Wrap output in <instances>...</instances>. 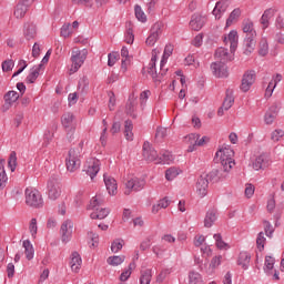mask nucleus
I'll return each instance as SVG.
<instances>
[{
  "instance_id": "nucleus-1",
  "label": "nucleus",
  "mask_w": 284,
  "mask_h": 284,
  "mask_svg": "<svg viewBox=\"0 0 284 284\" xmlns=\"http://www.w3.org/2000/svg\"><path fill=\"white\" fill-rule=\"evenodd\" d=\"M215 163H220V168L224 169V172H231L236 163L234 162V150L230 148L220 149L215 153Z\"/></svg>"
},
{
  "instance_id": "nucleus-2",
  "label": "nucleus",
  "mask_w": 284,
  "mask_h": 284,
  "mask_svg": "<svg viewBox=\"0 0 284 284\" xmlns=\"http://www.w3.org/2000/svg\"><path fill=\"white\" fill-rule=\"evenodd\" d=\"M243 32L246 34L244 40V54L248 55L251 52H254L256 48V31L254 30V22H252V20L243 22Z\"/></svg>"
},
{
  "instance_id": "nucleus-3",
  "label": "nucleus",
  "mask_w": 284,
  "mask_h": 284,
  "mask_svg": "<svg viewBox=\"0 0 284 284\" xmlns=\"http://www.w3.org/2000/svg\"><path fill=\"white\" fill-rule=\"evenodd\" d=\"M26 203L29 207H43V197L36 189H26Z\"/></svg>"
},
{
  "instance_id": "nucleus-4",
  "label": "nucleus",
  "mask_w": 284,
  "mask_h": 284,
  "mask_svg": "<svg viewBox=\"0 0 284 284\" xmlns=\"http://www.w3.org/2000/svg\"><path fill=\"white\" fill-rule=\"evenodd\" d=\"M88 59V50H75L72 51L71 55V61H72V67H71V72H79V69L83 63H85V60Z\"/></svg>"
},
{
  "instance_id": "nucleus-5",
  "label": "nucleus",
  "mask_w": 284,
  "mask_h": 284,
  "mask_svg": "<svg viewBox=\"0 0 284 284\" xmlns=\"http://www.w3.org/2000/svg\"><path fill=\"white\" fill-rule=\"evenodd\" d=\"M81 168V160L79 159V150L71 149L67 158L68 172H77Z\"/></svg>"
},
{
  "instance_id": "nucleus-6",
  "label": "nucleus",
  "mask_w": 284,
  "mask_h": 284,
  "mask_svg": "<svg viewBox=\"0 0 284 284\" xmlns=\"http://www.w3.org/2000/svg\"><path fill=\"white\" fill-rule=\"evenodd\" d=\"M48 195L51 201H57L61 196V182L57 178H50L48 182Z\"/></svg>"
},
{
  "instance_id": "nucleus-7",
  "label": "nucleus",
  "mask_w": 284,
  "mask_h": 284,
  "mask_svg": "<svg viewBox=\"0 0 284 284\" xmlns=\"http://www.w3.org/2000/svg\"><path fill=\"white\" fill-rule=\"evenodd\" d=\"M255 81H256V71H254V70L246 71L243 74L240 90H242V92H250V88H252V85H254Z\"/></svg>"
},
{
  "instance_id": "nucleus-8",
  "label": "nucleus",
  "mask_w": 284,
  "mask_h": 284,
  "mask_svg": "<svg viewBox=\"0 0 284 284\" xmlns=\"http://www.w3.org/2000/svg\"><path fill=\"white\" fill-rule=\"evenodd\" d=\"M227 174H230V171H225L223 166H219V169H214L209 174H204L203 176H206L209 182L211 181L213 183H219V181L227 179Z\"/></svg>"
},
{
  "instance_id": "nucleus-9",
  "label": "nucleus",
  "mask_w": 284,
  "mask_h": 284,
  "mask_svg": "<svg viewBox=\"0 0 284 284\" xmlns=\"http://www.w3.org/2000/svg\"><path fill=\"white\" fill-rule=\"evenodd\" d=\"M163 33V22H155L151 28V33L146 39V45H154L159 37Z\"/></svg>"
},
{
  "instance_id": "nucleus-10",
  "label": "nucleus",
  "mask_w": 284,
  "mask_h": 284,
  "mask_svg": "<svg viewBox=\"0 0 284 284\" xmlns=\"http://www.w3.org/2000/svg\"><path fill=\"white\" fill-rule=\"evenodd\" d=\"M142 156L149 163H152V162L158 163V161H159V153L156 152V150L154 148H152V145H150V142L143 143Z\"/></svg>"
},
{
  "instance_id": "nucleus-11",
  "label": "nucleus",
  "mask_w": 284,
  "mask_h": 284,
  "mask_svg": "<svg viewBox=\"0 0 284 284\" xmlns=\"http://www.w3.org/2000/svg\"><path fill=\"white\" fill-rule=\"evenodd\" d=\"M74 229V223L71 220H67L62 223L60 229L62 243H68L72 239V230Z\"/></svg>"
},
{
  "instance_id": "nucleus-12",
  "label": "nucleus",
  "mask_w": 284,
  "mask_h": 284,
  "mask_svg": "<svg viewBox=\"0 0 284 284\" xmlns=\"http://www.w3.org/2000/svg\"><path fill=\"white\" fill-rule=\"evenodd\" d=\"M125 186L126 191L124 192V194L128 196L130 195V190H133V192H139L143 190V187H145V180L133 178L125 183Z\"/></svg>"
},
{
  "instance_id": "nucleus-13",
  "label": "nucleus",
  "mask_w": 284,
  "mask_h": 284,
  "mask_svg": "<svg viewBox=\"0 0 284 284\" xmlns=\"http://www.w3.org/2000/svg\"><path fill=\"white\" fill-rule=\"evenodd\" d=\"M33 3L34 0H20L13 12L16 19H23V17H26V12H28V8H30Z\"/></svg>"
},
{
  "instance_id": "nucleus-14",
  "label": "nucleus",
  "mask_w": 284,
  "mask_h": 284,
  "mask_svg": "<svg viewBox=\"0 0 284 284\" xmlns=\"http://www.w3.org/2000/svg\"><path fill=\"white\" fill-rule=\"evenodd\" d=\"M211 70L214 77H217L219 79H227V77L230 75L225 62H213L211 64Z\"/></svg>"
},
{
  "instance_id": "nucleus-15",
  "label": "nucleus",
  "mask_w": 284,
  "mask_h": 284,
  "mask_svg": "<svg viewBox=\"0 0 284 284\" xmlns=\"http://www.w3.org/2000/svg\"><path fill=\"white\" fill-rule=\"evenodd\" d=\"M19 97L20 95L17 91H8L3 97L4 104L2 105V112H8V110L19 101Z\"/></svg>"
},
{
  "instance_id": "nucleus-16",
  "label": "nucleus",
  "mask_w": 284,
  "mask_h": 284,
  "mask_svg": "<svg viewBox=\"0 0 284 284\" xmlns=\"http://www.w3.org/2000/svg\"><path fill=\"white\" fill-rule=\"evenodd\" d=\"M100 170H101V161H99L94 158H91L88 161V168H87L85 172L92 181L94 180V176H97V174H99Z\"/></svg>"
},
{
  "instance_id": "nucleus-17",
  "label": "nucleus",
  "mask_w": 284,
  "mask_h": 284,
  "mask_svg": "<svg viewBox=\"0 0 284 284\" xmlns=\"http://www.w3.org/2000/svg\"><path fill=\"white\" fill-rule=\"evenodd\" d=\"M209 185H210V182L207 180V176L201 175L197 179L195 187H196V193L199 194V196L201 199H203V196H207V187H209Z\"/></svg>"
},
{
  "instance_id": "nucleus-18",
  "label": "nucleus",
  "mask_w": 284,
  "mask_h": 284,
  "mask_svg": "<svg viewBox=\"0 0 284 284\" xmlns=\"http://www.w3.org/2000/svg\"><path fill=\"white\" fill-rule=\"evenodd\" d=\"M103 179H104V185H105L110 196H114L116 194V190H118L116 180L114 178H112L111 175H109L108 173H104Z\"/></svg>"
},
{
  "instance_id": "nucleus-19",
  "label": "nucleus",
  "mask_w": 284,
  "mask_h": 284,
  "mask_svg": "<svg viewBox=\"0 0 284 284\" xmlns=\"http://www.w3.org/2000/svg\"><path fill=\"white\" fill-rule=\"evenodd\" d=\"M266 168H270V158L267 154H261L255 159L253 162V170H265Z\"/></svg>"
},
{
  "instance_id": "nucleus-20",
  "label": "nucleus",
  "mask_w": 284,
  "mask_h": 284,
  "mask_svg": "<svg viewBox=\"0 0 284 284\" xmlns=\"http://www.w3.org/2000/svg\"><path fill=\"white\" fill-rule=\"evenodd\" d=\"M203 26H205V18L203 16H200V14L192 16L190 21V27L192 30H194L195 32H199V30H201Z\"/></svg>"
},
{
  "instance_id": "nucleus-21",
  "label": "nucleus",
  "mask_w": 284,
  "mask_h": 284,
  "mask_svg": "<svg viewBox=\"0 0 284 284\" xmlns=\"http://www.w3.org/2000/svg\"><path fill=\"white\" fill-rule=\"evenodd\" d=\"M225 43H230L231 52H236V48L239 47V32L231 31L227 38L224 39Z\"/></svg>"
},
{
  "instance_id": "nucleus-22",
  "label": "nucleus",
  "mask_w": 284,
  "mask_h": 284,
  "mask_svg": "<svg viewBox=\"0 0 284 284\" xmlns=\"http://www.w3.org/2000/svg\"><path fill=\"white\" fill-rule=\"evenodd\" d=\"M23 34L27 41H30L37 37V26L32 22L24 23Z\"/></svg>"
},
{
  "instance_id": "nucleus-23",
  "label": "nucleus",
  "mask_w": 284,
  "mask_h": 284,
  "mask_svg": "<svg viewBox=\"0 0 284 284\" xmlns=\"http://www.w3.org/2000/svg\"><path fill=\"white\" fill-rule=\"evenodd\" d=\"M215 59H220V63H227V61H232V54L227 52V49L221 47L215 51Z\"/></svg>"
},
{
  "instance_id": "nucleus-24",
  "label": "nucleus",
  "mask_w": 284,
  "mask_h": 284,
  "mask_svg": "<svg viewBox=\"0 0 284 284\" xmlns=\"http://www.w3.org/2000/svg\"><path fill=\"white\" fill-rule=\"evenodd\" d=\"M227 0H220L216 2L215 8L213 9V14L215 19H221V14L227 10Z\"/></svg>"
},
{
  "instance_id": "nucleus-25",
  "label": "nucleus",
  "mask_w": 284,
  "mask_h": 284,
  "mask_svg": "<svg viewBox=\"0 0 284 284\" xmlns=\"http://www.w3.org/2000/svg\"><path fill=\"white\" fill-rule=\"evenodd\" d=\"M81 263H83V261L81 260L79 252H73L70 262L72 272H79L81 270Z\"/></svg>"
},
{
  "instance_id": "nucleus-26",
  "label": "nucleus",
  "mask_w": 284,
  "mask_h": 284,
  "mask_svg": "<svg viewBox=\"0 0 284 284\" xmlns=\"http://www.w3.org/2000/svg\"><path fill=\"white\" fill-rule=\"evenodd\" d=\"M252 256L247 252H242L239 255L237 265H240L243 270H247L250 267V261Z\"/></svg>"
},
{
  "instance_id": "nucleus-27",
  "label": "nucleus",
  "mask_w": 284,
  "mask_h": 284,
  "mask_svg": "<svg viewBox=\"0 0 284 284\" xmlns=\"http://www.w3.org/2000/svg\"><path fill=\"white\" fill-rule=\"evenodd\" d=\"M136 98L134 97H130L128 102H126V114H130L132 116V119H136V113L135 110H136Z\"/></svg>"
},
{
  "instance_id": "nucleus-28",
  "label": "nucleus",
  "mask_w": 284,
  "mask_h": 284,
  "mask_svg": "<svg viewBox=\"0 0 284 284\" xmlns=\"http://www.w3.org/2000/svg\"><path fill=\"white\" fill-rule=\"evenodd\" d=\"M272 17H274V9H266L262 14L260 23L263 26L264 30L265 28H270V19H272Z\"/></svg>"
},
{
  "instance_id": "nucleus-29",
  "label": "nucleus",
  "mask_w": 284,
  "mask_h": 284,
  "mask_svg": "<svg viewBox=\"0 0 284 284\" xmlns=\"http://www.w3.org/2000/svg\"><path fill=\"white\" fill-rule=\"evenodd\" d=\"M234 105V91L232 89L226 90V97L223 101L222 106L224 108L225 111L230 110Z\"/></svg>"
},
{
  "instance_id": "nucleus-30",
  "label": "nucleus",
  "mask_w": 284,
  "mask_h": 284,
  "mask_svg": "<svg viewBox=\"0 0 284 284\" xmlns=\"http://www.w3.org/2000/svg\"><path fill=\"white\" fill-rule=\"evenodd\" d=\"M22 246L24 247L26 258L32 261L34 258V246H32L30 240L23 241Z\"/></svg>"
},
{
  "instance_id": "nucleus-31",
  "label": "nucleus",
  "mask_w": 284,
  "mask_h": 284,
  "mask_svg": "<svg viewBox=\"0 0 284 284\" xmlns=\"http://www.w3.org/2000/svg\"><path fill=\"white\" fill-rule=\"evenodd\" d=\"M199 134L191 133L185 138V142L189 143L187 152H194L196 150V141H199Z\"/></svg>"
},
{
  "instance_id": "nucleus-32",
  "label": "nucleus",
  "mask_w": 284,
  "mask_h": 284,
  "mask_svg": "<svg viewBox=\"0 0 284 284\" xmlns=\"http://www.w3.org/2000/svg\"><path fill=\"white\" fill-rule=\"evenodd\" d=\"M41 68H43V64H39L38 67H33L31 69V72L28 74L26 79L27 83H34V81L39 79V72H41Z\"/></svg>"
},
{
  "instance_id": "nucleus-33",
  "label": "nucleus",
  "mask_w": 284,
  "mask_h": 284,
  "mask_svg": "<svg viewBox=\"0 0 284 284\" xmlns=\"http://www.w3.org/2000/svg\"><path fill=\"white\" fill-rule=\"evenodd\" d=\"M61 123L65 130L72 128V125H74V114L70 112L64 113L61 118Z\"/></svg>"
},
{
  "instance_id": "nucleus-34",
  "label": "nucleus",
  "mask_w": 284,
  "mask_h": 284,
  "mask_svg": "<svg viewBox=\"0 0 284 284\" xmlns=\"http://www.w3.org/2000/svg\"><path fill=\"white\" fill-rule=\"evenodd\" d=\"M174 161V156L172 155L171 152L164 151L161 155H158V162L156 164H170Z\"/></svg>"
},
{
  "instance_id": "nucleus-35",
  "label": "nucleus",
  "mask_w": 284,
  "mask_h": 284,
  "mask_svg": "<svg viewBox=\"0 0 284 284\" xmlns=\"http://www.w3.org/2000/svg\"><path fill=\"white\" fill-rule=\"evenodd\" d=\"M3 165H6V160H0V190H3L8 183V175Z\"/></svg>"
},
{
  "instance_id": "nucleus-36",
  "label": "nucleus",
  "mask_w": 284,
  "mask_h": 284,
  "mask_svg": "<svg viewBox=\"0 0 284 284\" xmlns=\"http://www.w3.org/2000/svg\"><path fill=\"white\" fill-rule=\"evenodd\" d=\"M108 214H110L109 209L99 207L97 209V211H93L90 216L93 220H97V219L103 220L108 216Z\"/></svg>"
},
{
  "instance_id": "nucleus-37",
  "label": "nucleus",
  "mask_w": 284,
  "mask_h": 284,
  "mask_svg": "<svg viewBox=\"0 0 284 284\" xmlns=\"http://www.w3.org/2000/svg\"><path fill=\"white\" fill-rule=\"evenodd\" d=\"M215 221H216V211L214 210L209 211L204 219V225L206 227H212Z\"/></svg>"
},
{
  "instance_id": "nucleus-38",
  "label": "nucleus",
  "mask_w": 284,
  "mask_h": 284,
  "mask_svg": "<svg viewBox=\"0 0 284 284\" xmlns=\"http://www.w3.org/2000/svg\"><path fill=\"white\" fill-rule=\"evenodd\" d=\"M136 267V263L132 262L129 264V268L121 273L120 281L122 283H125L132 276V271Z\"/></svg>"
},
{
  "instance_id": "nucleus-39",
  "label": "nucleus",
  "mask_w": 284,
  "mask_h": 284,
  "mask_svg": "<svg viewBox=\"0 0 284 284\" xmlns=\"http://www.w3.org/2000/svg\"><path fill=\"white\" fill-rule=\"evenodd\" d=\"M152 281V270L148 268L141 272L140 284H150Z\"/></svg>"
},
{
  "instance_id": "nucleus-40",
  "label": "nucleus",
  "mask_w": 284,
  "mask_h": 284,
  "mask_svg": "<svg viewBox=\"0 0 284 284\" xmlns=\"http://www.w3.org/2000/svg\"><path fill=\"white\" fill-rule=\"evenodd\" d=\"M240 17H241V9H234L226 20V27L230 28V26H232L236 21V19H239Z\"/></svg>"
},
{
  "instance_id": "nucleus-41",
  "label": "nucleus",
  "mask_w": 284,
  "mask_h": 284,
  "mask_svg": "<svg viewBox=\"0 0 284 284\" xmlns=\"http://www.w3.org/2000/svg\"><path fill=\"white\" fill-rule=\"evenodd\" d=\"M268 52H270V45L267 44V40L262 39L260 41L258 54H260V57H267Z\"/></svg>"
},
{
  "instance_id": "nucleus-42",
  "label": "nucleus",
  "mask_w": 284,
  "mask_h": 284,
  "mask_svg": "<svg viewBox=\"0 0 284 284\" xmlns=\"http://www.w3.org/2000/svg\"><path fill=\"white\" fill-rule=\"evenodd\" d=\"M103 205V201L101 200V197H99V195H95V197H93L89 204V210H93V212H97V210H99V207H101Z\"/></svg>"
},
{
  "instance_id": "nucleus-43",
  "label": "nucleus",
  "mask_w": 284,
  "mask_h": 284,
  "mask_svg": "<svg viewBox=\"0 0 284 284\" xmlns=\"http://www.w3.org/2000/svg\"><path fill=\"white\" fill-rule=\"evenodd\" d=\"M134 12L138 21H141L142 23L148 21V17L145 16V12H143V9H141V6L136 4L134 7Z\"/></svg>"
},
{
  "instance_id": "nucleus-44",
  "label": "nucleus",
  "mask_w": 284,
  "mask_h": 284,
  "mask_svg": "<svg viewBox=\"0 0 284 284\" xmlns=\"http://www.w3.org/2000/svg\"><path fill=\"white\" fill-rule=\"evenodd\" d=\"M274 263H276V260H274V257L272 256L265 257L264 272H266V274H271L270 272L274 270Z\"/></svg>"
},
{
  "instance_id": "nucleus-45",
  "label": "nucleus",
  "mask_w": 284,
  "mask_h": 284,
  "mask_svg": "<svg viewBox=\"0 0 284 284\" xmlns=\"http://www.w3.org/2000/svg\"><path fill=\"white\" fill-rule=\"evenodd\" d=\"M125 261V256H119V255H114V256H110L108 257L106 262L109 265H121V263H123Z\"/></svg>"
},
{
  "instance_id": "nucleus-46",
  "label": "nucleus",
  "mask_w": 284,
  "mask_h": 284,
  "mask_svg": "<svg viewBox=\"0 0 284 284\" xmlns=\"http://www.w3.org/2000/svg\"><path fill=\"white\" fill-rule=\"evenodd\" d=\"M213 239L215 240V245L219 250H225V247H227V243L223 241V236L220 233L214 234Z\"/></svg>"
},
{
  "instance_id": "nucleus-47",
  "label": "nucleus",
  "mask_w": 284,
  "mask_h": 284,
  "mask_svg": "<svg viewBox=\"0 0 284 284\" xmlns=\"http://www.w3.org/2000/svg\"><path fill=\"white\" fill-rule=\"evenodd\" d=\"M148 73L152 77L154 83H159V74H156V63H150Z\"/></svg>"
},
{
  "instance_id": "nucleus-48",
  "label": "nucleus",
  "mask_w": 284,
  "mask_h": 284,
  "mask_svg": "<svg viewBox=\"0 0 284 284\" xmlns=\"http://www.w3.org/2000/svg\"><path fill=\"white\" fill-rule=\"evenodd\" d=\"M172 52H174V47L172 44H166L162 55V63H168V59H170Z\"/></svg>"
},
{
  "instance_id": "nucleus-49",
  "label": "nucleus",
  "mask_w": 284,
  "mask_h": 284,
  "mask_svg": "<svg viewBox=\"0 0 284 284\" xmlns=\"http://www.w3.org/2000/svg\"><path fill=\"white\" fill-rule=\"evenodd\" d=\"M8 166L10 168L11 172L17 170V152L12 151L9 156Z\"/></svg>"
},
{
  "instance_id": "nucleus-50",
  "label": "nucleus",
  "mask_w": 284,
  "mask_h": 284,
  "mask_svg": "<svg viewBox=\"0 0 284 284\" xmlns=\"http://www.w3.org/2000/svg\"><path fill=\"white\" fill-rule=\"evenodd\" d=\"M190 284H203V280L201 278V274L196 272H191L189 274Z\"/></svg>"
},
{
  "instance_id": "nucleus-51",
  "label": "nucleus",
  "mask_w": 284,
  "mask_h": 284,
  "mask_svg": "<svg viewBox=\"0 0 284 284\" xmlns=\"http://www.w3.org/2000/svg\"><path fill=\"white\" fill-rule=\"evenodd\" d=\"M179 174V169L176 168H170L165 172V179L166 181H174V178Z\"/></svg>"
},
{
  "instance_id": "nucleus-52",
  "label": "nucleus",
  "mask_w": 284,
  "mask_h": 284,
  "mask_svg": "<svg viewBox=\"0 0 284 284\" xmlns=\"http://www.w3.org/2000/svg\"><path fill=\"white\" fill-rule=\"evenodd\" d=\"M79 90H82V92H88V88H90V80L88 77H83L80 79L78 84Z\"/></svg>"
},
{
  "instance_id": "nucleus-53",
  "label": "nucleus",
  "mask_w": 284,
  "mask_h": 284,
  "mask_svg": "<svg viewBox=\"0 0 284 284\" xmlns=\"http://www.w3.org/2000/svg\"><path fill=\"white\" fill-rule=\"evenodd\" d=\"M165 63L168 62H163V60H161L160 62V72L158 74V83H161V81H163V78L168 74V68H165Z\"/></svg>"
},
{
  "instance_id": "nucleus-54",
  "label": "nucleus",
  "mask_w": 284,
  "mask_h": 284,
  "mask_svg": "<svg viewBox=\"0 0 284 284\" xmlns=\"http://www.w3.org/2000/svg\"><path fill=\"white\" fill-rule=\"evenodd\" d=\"M256 245L260 252H263V250L265 248V235L263 234V232L258 233L256 239Z\"/></svg>"
},
{
  "instance_id": "nucleus-55",
  "label": "nucleus",
  "mask_w": 284,
  "mask_h": 284,
  "mask_svg": "<svg viewBox=\"0 0 284 284\" xmlns=\"http://www.w3.org/2000/svg\"><path fill=\"white\" fill-rule=\"evenodd\" d=\"M13 68H14V61L13 60H4L2 62V71L12 72Z\"/></svg>"
},
{
  "instance_id": "nucleus-56",
  "label": "nucleus",
  "mask_w": 284,
  "mask_h": 284,
  "mask_svg": "<svg viewBox=\"0 0 284 284\" xmlns=\"http://www.w3.org/2000/svg\"><path fill=\"white\" fill-rule=\"evenodd\" d=\"M125 43H129V44L134 43V31L132 30V27H129L126 29Z\"/></svg>"
},
{
  "instance_id": "nucleus-57",
  "label": "nucleus",
  "mask_w": 284,
  "mask_h": 284,
  "mask_svg": "<svg viewBox=\"0 0 284 284\" xmlns=\"http://www.w3.org/2000/svg\"><path fill=\"white\" fill-rule=\"evenodd\" d=\"M283 136H284V131L281 129H277L272 132L271 139L274 142H278V141H281V139H283Z\"/></svg>"
},
{
  "instance_id": "nucleus-58",
  "label": "nucleus",
  "mask_w": 284,
  "mask_h": 284,
  "mask_svg": "<svg viewBox=\"0 0 284 284\" xmlns=\"http://www.w3.org/2000/svg\"><path fill=\"white\" fill-rule=\"evenodd\" d=\"M264 232L268 239H272V234H274V227L268 221H264Z\"/></svg>"
},
{
  "instance_id": "nucleus-59",
  "label": "nucleus",
  "mask_w": 284,
  "mask_h": 284,
  "mask_svg": "<svg viewBox=\"0 0 284 284\" xmlns=\"http://www.w3.org/2000/svg\"><path fill=\"white\" fill-rule=\"evenodd\" d=\"M168 136V129L159 126L155 132V139H165Z\"/></svg>"
},
{
  "instance_id": "nucleus-60",
  "label": "nucleus",
  "mask_w": 284,
  "mask_h": 284,
  "mask_svg": "<svg viewBox=\"0 0 284 284\" xmlns=\"http://www.w3.org/2000/svg\"><path fill=\"white\" fill-rule=\"evenodd\" d=\"M276 116L277 115L275 113H270V111H267L264 116V121H265L266 125H272V123H274Z\"/></svg>"
},
{
  "instance_id": "nucleus-61",
  "label": "nucleus",
  "mask_w": 284,
  "mask_h": 284,
  "mask_svg": "<svg viewBox=\"0 0 284 284\" xmlns=\"http://www.w3.org/2000/svg\"><path fill=\"white\" fill-rule=\"evenodd\" d=\"M123 250V243L120 240H115L111 245V252L116 253Z\"/></svg>"
},
{
  "instance_id": "nucleus-62",
  "label": "nucleus",
  "mask_w": 284,
  "mask_h": 284,
  "mask_svg": "<svg viewBox=\"0 0 284 284\" xmlns=\"http://www.w3.org/2000/svg\"><path fill=\"white\" fill-rule=\"evenodd\" d=\"M29 230L31 232V236H37L38 226H37V219H31Z\"/></svg>"
},
{
  "instance_id": "nucleus-63",
  "label": "nucleus",
  "mask_w": 284,
  "mask_h": 284,
  "mask_svg": "<svg viewBox=\"0 0 284 284\" xmlns=\"http://www.w3.org/2000/svg\"><path fill=\"white\" fill-rule=\"evenodd\" d=\"M119 58V53H109L108 55V65L112 68L114 63H116V59Z\"/></svg>"
},
{
  "instance_id": "nucleus-64",
  "label": "nucleus",
  "mask_w": 284,
  "mask_h": 284,
  "mask_svg": "<svg viewBox=\"0 0 284 284\" xmlns=\"http://www.w3.org/2000/svg\"><path fill=\"white\" fill-rule=\"evenodd\" d=\"M275 27L277 28V30H283L284 28V19L282 18L281 14L276 17Z\"/></svg>"
}]
</instances>
